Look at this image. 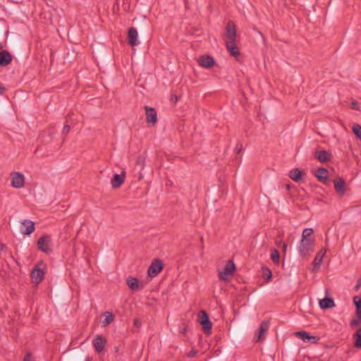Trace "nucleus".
Returning a JSON list of instances; mask_svg holds the SVG:
<instances>
[{
    "instance_id": "nucleus-1",
    "label": "nucleus",
    "mask_w": 361,
    "mask_h": 361,
    "mask_svg": "<svg viewBox=\"0 0 361 361\" xmlns=\"http://www.w3.org/2000/svg\"><path fill=\"white\" fill-rule=\"evenodd\" d=\"M37 245L38 250L44 253L49 254L52 252L51 238L48 235L40 237L37 240Z\"/></svg>"
},
{
    "instance_id": "nucleus-2",
    "label": "nucleus",
    "mask_w": 361,
    "mask_h": 361,
    "mask_svg": "<svg viewBox=\"0 0 361 361\" xmlns=\"http://www.w3.org/2000/svg\"><path fill=\"white\" fill-rule=\"evenodd\" d=\"M235 270V265L233 260H229L226 264L223 271L219 273V279L224 281L229 280V277L232 276Z\"/></svg>"
},
{
    "instance_id": "nucleus-3",
    "label": "nucleus",
    "mask_w": 361,
    "mask_h": 361,
    "mask_svg": "<svg viewBox=\"0 0 361 361\" xmlns=\"http://www.w3.org/2000/svg\"><path fill=\"white\" fill-rule=\"evenodd\" d=\"M200 323L202 325V329L207 334H210L212 329V324L209 320L208 314L204 310L200 311L198 314Z\"/></svg>"
},
{
    "instance_id": "nucleus-4",
    "label": "nucleus",
    "mask_w": 361,
    "mask_h": 361,
    "mask_svg": "<svg viewBox=\"0 0 361 361\" xmlns=\"http://www.w3.org/2000/svg\"><path fill=\"white\" fill-rule=\"evenodd\" d=\"M314 240L313 239H301L298 246V251L301 256H307L310 251L313 250Z\"/></svg>"
},
{
    "instance_id": "nucleus-5",
    "label": "nucleus",
    "mask_w": 361,
    "mask_h": 361,
    "mask_svg": "<svg viewBox=\"0 0 361 361\" xmlns=\"http://www.w3.org/2000/svg\"><path fill=\"white\" fill-rule=\"evenodd\" d=\"M163 269V263L160 259H154L148 268L147 274L149 277L156 276Z\"/></svg>"
},
{
    "instance_id": "nucleus-6",
    "label": "nucleus",
    "mask_w": 361,
    "mask_h": 361,
    "mask_svg": "<svg viewBox=\"0 0 361 361\" xmlns=\"http://www.w3.org/2000/svg\"><path fill=\"white\" fill-rule=\"evenodd\" d=\"M226 37L227 41H236L237 30L235 23L230 20L228 22L226 27Z\"/></svg>"
},
{
    "instance_id": "nucleus-7",
    "label": "nucleus",
    "mask_w": 361,
    "mask_h": 361,
    "mask_svg": "<svg viewBox=\"0 0 361 361\" xmlns=\"http://www.w3.org/2000/svg\"><path fill=\"white\" fill-rule=\"evenodd\" d=\"M11 176V185L16 188H21L25 184V177L19 172H13Z\"/></svg>"
},
{
    "instance_id": "nucleus-8",
    "label": "nucleus",
    "mask_w": 361,
    "mask_h": 361,
    "mask_svg": "<svg viewBox=\"0 0 361 361\" xmlns=\"http://www.w3.org/2000/svg\"><path fill=\"white\" fill-rule=\"evenodd\" d=\"M269 327V321L264 320L263 321L259 326L258 334H256L254 337V341L255 343L260 342L264 337L265 334L268 331Z\"/></svg>"
},
{
    "instance_id": "nucleus-9",
    "label": "nucleus",
    "mask_w": 361,
    "mask_h": 361,
    "mask_svg": "<svg viewBox=\"0 0 361 361\" xmlns=\"http://www.w3.org/2000/svg\"><path fill=\"white\" fill-rule=\"evenodd\" d=\"M144 109L145 110L147 123L154 126L157 122V111L154 108L147 106H145Z\"/></svg>"
},
{
    "instance_id": "nucleus-10",
    "label": "nucleus",
    "mask_w": 361,
    "mask_h": 361,
    "mask_svg": "<svg viewBox=\"0 0 361 361\" xmlns=\"http://www.w3.org/2000/svg\"><path fill=\"white\" fill-rule=\"evenodd\" d=\"M93 346L95 349V351L100 353L103 352L104 347L106 344V340L105 338L100 335H97L93 340Z\"/></svg>"
},
{
    "instance_id": "nucleus-11",
    "label": "nucleus",
    "mask_w": 361,
    "mask_h": 361,
    "mask_svg": "<svg viewBox=\"0 0 361 361\" xmlns=\"http://www.w3.org/2000/svg\"><path fill=\"white\" fill-rule=\"evenodd\" d=\"M199 65L206 68H210L215 64L213 57L209 55L201 56L198 60Z\"/></svg>"
},
{
    "instance_id": "nucleus-12",
    "label": "nucleus",
    "mask_w": 361,
    "mask_h": 361,
    "mask_svg": "<svg viewBox=\"0 0 361 361\" xmlns=\"http://www.w3.org/2000/svg\"><path fill=\"white\" fill-rule=\"evenodd\" d=\"M23 227L20 228L21 233L24 235H30L35 230V224L30 220H23L22 222Z\"/></svg>"
},
{
    "instance_id": "nucleus-13",
    "label": "nucleus",
    "mask_w": 361,
    "mask_h": 361,
    "mask_svg": "<svg viewBox=\"0 0 361 361\" xmlns=\"http://www.w3.org/2000/svg\"><path fill=\"white\" fill-rule=\"evenodd\" d=\"M126 173L122 171L121 174H115L111 180L113 188H120L125 181Z\"/></svg>"
},
{
    "instance_id": "nucleus-14",
    "label": "nucleus",
    "mask_w": 361,
    "mask_h": 361,
    "mask_svg": "<svg viewBox=\"0 0 361 361\" xmlns=\"http://www.w3.org/2000/svg\"><path fill=\"white\" fill-rule=\"evenodd\" d=\"M137 35V31L135 27H131L128 29V39L130 45L133 47L139 44Z\"/></svg>"
},
{
    "instance_id": "nucleus-15",
    "label": "nucleus",
    "mask_w": 361,
    "mask_h": 361,
    "mask_svg": "<svg viewBox=\"0 0 361 361\" xmlns=\"http://www.w3.org/2000/svg\"><path fill=\"white\" fill-rule=\"evenodd\" d=\"M13 56L7 50L0 51V66H6L11 63Z\"/></svg>"
},
{
    "instance_id": "nucleus-16",
    "label": "nucleus",
    "mask_w": 361,
    "mask_h": 361,
    "mask_svg": "<svg viewBox=\"0 0 361 361\" xmlns=\"http://www.w3.org/2000/svg\"><path fill=\"white\" fill-rule=\"evenodd\" d=\"M226 46L227 50L232 56L238 57L240 56V53L236 45V41H226Z\"/></svg>"
},
{
    "instance_id": "nucleus-17",
    "label": "nucleus",
    "mask_w": 361,
    "mask_h": 361,
    "mask_svg": "<svg viewBox=\"0 0 361 361\" xmlns=\"http://www.w3.org/2000/svg\"><path fill=\"white\" fill-rule=\"evenodd\" d=\"M314 157L321 163H326L331 159V154L326 150L317 151L314 153Z\"/></svg>"
},
{
    "instance_id": "nucleus-18",
    "label": "nucleus",
    "mask_w": 361,
    "mask_h": 361,
    "mask_svg": "<svg viewBox=\"0 0 361 361\" xmlns=\"http://www.w3.org/2000/svg\"><path fill=\"white\" fill-rule=\"evenodd\" d=\"M44 272L39 268L34 269L31 272V277L34 283H39L44 279Z\"/></svg>"
},
{
    "instance_id": "nucleus-19",
    "label": "nucleus",
    "mask_w": 361,
    "mask_h": 361,
    "mask_svg": "<svg viewBox=\"0 0 361 361\" xmlns=\"http://www.w3.org/2000/svg\"><path fill=\"white\" fill-rule=\"evenodd\" d=\"M336 190L343 195L345 192V183L342 178H339L334 181Z\"/></svg>"
},
{
    "instance_id": "nucleus-20",
    "label": "nucleus",
    "mask_w": 361,
    "mask_h": 361,
    "mask_svg": "<svg viewBox=\"0 0 361 361\" xmlns=\"http://www.w3.org/2000/svg\"><path fill=\"white\" fill-rule=\"evenodd\" d=\"M314 175L319 181L324 183L328 180L329 171L326 169L319 168L315 171Z\"/></svg>"
},
{
    "instance_id": "nucleus-21",
    "label": "nucleus",
    "mask_w": 361,
    "mask_h": 361,
    "mask_svg": "<svg viewBox=\"0 0 361 361\" xmlns=\"http://www.w3.org/2000/svg\"><path fill=\"white\" fill-rule=\"evenodd\" d=\"M319 306L322 309H329L334 307L335 303L331 298H324L319 300Z\"/></svg>"
},
{
    "instance_id": "nucleus-22",
    "label": "nucleus",
    "mask_w": 361,
    "mask_h": 361,
    "mask_svg": "<svg viewBox=\"0 0 361 361\" xmlns=\"http://www.w3.org/2000/svg\"><path fill=\"white\" fill-rule=\"evenodd\" d=\"M302 172L299 169H294L289 172V177L296 183L300 182L302 178Z\"/></svg>"
},
{
    "instance_id": "nucleus-23",
    "label": "nucleus",
    "mask_w": 361,
    "mask_h": 361,
    "mask_svg": "<svg viewBox=\"0 0 361 361\" xmlns=\"http://www.w3.org/2000/svg\"><path fill=\"white\" fill-rule=\"evenodd\" d=\"M127 284L133 290H137L140 287V282L138 279L133 277H129L127 279Z\"/></svg>"
},
{
    "instance_id": "nucleus-24",
    "label": "nucleus",
    "mask_w": 361,
    "mask_h": 361,
    "mask_svg": "<svg viewBox=\"0 0 361 361\" xmlns=\"http://www.w3.org/2000/svg\"><path fill=\"white\" fill-rule=\"evenodd\" d=\"M271 259L275 264H279L280 261V253L276 249L271 250Z\"/></svg>"
},
{
    "instance_id": "nucleus-25",
    "label": "nucleus",
    "mask_w": 361,
    "mask_h": 361,
    "mask_svg": "<svg viewBox=\"0 0 361 361\" xmlns=\"http://www.w3.org/2000/svg\"><path fill=\"white\" fill-rule=\"evenodd\" d=\"M295 334L305 342L310 341L311 340L310 335L306 331H297Z\"/></svg>"
},
{
    "instance_id": "nucleus-26",
    "label": "nucleus",
    "mask_w": 361,
    "mask_h": 361,
    "mask_svg": "<svg viewBox=\"0 0 361 361\" xmlns=\"http://www.w3.org/2000/svg\"><path fill=\"white\" fill-rule=\"evenodd\" d=\"M104 315H105V319L102 321V324H103V326H106V325L111 324L114 321V316L112 314V313H111L109 312H106L104 313Z\"/></svg>"
},
{
    "instance_id": "nucleus-27",
    "label": "nucleus",
    "mask_w": 361,
    "mask_h": 361,
    "mask_svg": "<svg viewBox=\"0 0 361 361\" xmlns=\"http://www.w3.org/2000/svg\"><path fill=\"white\" fill-rule=\"evenodd\" d=\"M354 338L355 339V346L357 348L361 347V327L356 331V332L354 334Z\"/></svg>"
},
{
    "instance_id": "nucleus-28",
    "label": "nucleus",
    "mask_w": 361,
    "mask_h": 361,
    "mask_svg": "<svg viewBox=\"0 0 361 361\" xmlns=\"http://www.w3.org/2000/svg\"><path fill=\"white\" fill-rule=\"evenodd\" d=\"M262 277L267 281L270 280L272 277L271 271L267 267H262Z\"/></svg>"
},
{
    "instance_id": "nucleus-29",
    "label": "nucleus",
    "mask_w": 361,
    "mask_h": 361,
    "mask_svg": "<svg viewBox=\"0 0 361 361\" xmlns=\"http://www.w3.org/2000/svg\"><path fill=\"white\" fill-rule=\"evenodd\" d=\"M314 231L312 228L304 229L302 234V239H312L310 237L312 235Z\"/></svg>"
},
{
    "instance_id": "nucleus-30",
    "label": "nucleus",
    "mask_w": 361,
    "mask_h": 361,
    "mask_svg": "<svg viewBox=\"0 0 361 361\" xmlns=\"http://www.w3.org/2000/svg\"><path fill=\"white\" fill-rule=\"evenodd\" d=\"M322 252V250H321L315 257L314 259V266L315 267H319L320 264H322V258H323V256L325 253V252L321 255V253Z\"/></svg>"
},
{
    "instance_id": "nucleus-31",
    "label": "nucleus",
    "mask_w": 361,
    "mask_h": 361,
    "mask_svg": "<svg viewBox=\"0 0 361 361\" xmlns=\"http://www.w3.org/2000/svg\"><path fill=\"white\" fill-rule=\"evenodd\" d=\"M353 131L358 138H361V126L357 123L354 124L353 126Z\"/></svg>"
},
{
    "instance_id": "nucleus-32",
    "label": "nucleus",
    "mask_w": 361,
    "mask_h": 361,
    "mask_svg": "<svg viewBox=\"0 0 361 361\" xmlns=\"http://www.w3.org/2000/svg\"><path fill=\"white\" fill-rule=\"evenodd\" d=\"M353 302L356 309L361 308V298L360 296H355L353 298Z\"/></svg>"
},
{
    "instance_id": "nucleus-33",
    "label": "nucleus",
    "mask_w": 361,
    "mask_h": 361,
    "mask_svg": "<svg viewBox=\"0 0 361 361\" xmlns=\"http://www.w3.org/2000/svg\"><path fill=\"white\" fill-rule=\"evenodd\" d=\"M351 108L354 110H360V103L357 101H353L351 102Z\"/></svg>"
},
{
    "instance_id": "nucleus-34",
    "label": "nucleus",
    "mask_w": 361,
    "mask_h": 361,
    "mask_svg": "<svg viewBox=\"0 0 361 361\" xmlns=\"http://www.w3.org/2000/svg\"><path fill=\"white\" fill-rule=\"evenodd\" d=\"M197 353V350L195 349H192L188 354L187 356L188 357H195Z\"/></svg>"
},
{
    "instance_id": "nucleus-35",
    "label": "nucleus",
    "mask_w": 361,
    "mask_h": 361,
    "mask_svg": "<svg viewBox=\"0 0 361 361\" xmlns=\"http://www.w3.org/2000/svg\"><path fill=\"white\" fill-rule=\"evenodd\" d=\"M69 131H70V126L65 125L63 128V130H62V134L67 135L69 133Z\"/></svg>"
},
{
    "instance_id": "nucleus-36",
    "label": "nucleus",
    "mask_w": 361,
    "mask_h": 361,
    "mask_svg": "<svg viewBox=\"0 0 361 361\" xmlns=\"http://www.w3.org/2000/svg\"><path fill=\"white\" fill-rule=\"evenodd\" d=\"M243 150V145L242 144H237L236 147H235V152L238 154L240 153L241 151Z\"/></svg>"
},
{
    "instance_id": "nucleus-37",
    "label": "nucleus",
    "mask_w": 361,
    "mask_h": 361,
    "mask_svg": "<svg viewBox=\"0 0 361 361\" xmlns=\"http://www.w3.org/2000/svg\"><path fill=\"white\" fill-rule=\"evenodd\" d=\"M361 323V319H353L350 322V326H353L354 325H358Z\"/></svg>"
},
{
    "instance_id": "nucleus-38",
    "label": "nucleus",
    "mask_w": 361,
    "mask_h": 361,
    "mask_svg": "<svg viewBox=\"0 0 361 361\" xmlns=\"http://www.w3.org/2000/svg\"><path fill=\"white\" fill-rule=\"evenodd\" d=\"M310 337L311 340L310 341H311L312 343H317L319 340V338L317 336H310Z\"/></svg>"
},
{
    "instance_id": "nucleus-39",
    "label": "nucleus",
    "mask_w": 361,
    "mask_h": 361,
    "mask_svg": "<svg viewBox=\"0 0 361 361\" xmlns=\"http://www.w3.org/2000/svg\"><path fill=\"white\" fill-rule=\"evenodd\" d=\"M6 89V87L0 83V95H2L5 93Z\"/></svg>"
},
{
    "instance_id": "nucleus-40",
    "label": "nucleus",
    "mask_w": 361,
    "mask_h": 361,
    "mask_svg": "<svg viewBox=\"0 0 361 361\" xmlns=\"http://www.w3.org/2000/svg\"><path fill=\"white\" fill-rule=\"evenodd\" d=\"M23 361H31V355L27 353L25 355Z\"/></svg>"
},
{
    "instance_id": "nucleus-41",
    "label": "nucleus",
    "mask_w": 361,
    "mask_h": 361,
    "mask_svg": "<svg viewBox=\"0 0 361 361\" xmlns=\"http://www.w3.org/2000/svg\"><path fill=\"white\" fill-rule=\"evenodd\" d=\"M356 314H357V319H361V307L359 309H356Z\"/></svg>"
},
{
    "instance_id": "nucleus-42",
    "label": "nucleus",
    "mask_w": 361,
    "mask_h": 361,
    "mask_svg": "<svg viewBox=\"0 0 361 361\" xmlns=\"http://www.w3.org/2000/svg\"><path fill=\"white\" fill-rule=\"evenodd\" d=\"M287 247H288V245H287V243H283V245H282V251H283V252H286Z\"/></svg>"
},
{
    "instance_id": "nucleus-43",
    "label": "nucleus",
    "mask_w": 361,
    "mask_h": 361,
    "mask_svg": "<svg viewBox=\"0 0 361 361\" xmlns=\"http://www.w3.org/2000/svg\"><path fill=\"white\" fill-rule=\"evenodd\" d=\"M360 286H361V283H360V281H357V284L355 285V286L354 288L355 290H358V289L360 288Z\"/></svg>"
},
{
    "instance_id": "nucleus-44",
    "label": "nucleus",
    "mask_w": 361,
    "mask_h": 361,
    "mask_svg": "<svg viewBox=\"0 0 361 361\" xmlns=\"http://www.w3.org/2000/svg\"><path fill=\"white\" fill-rule=\"evenodd\" d=\"M5 247H6V245L4 244H1V250H4Z\"/></svg>"
},
{
    "instance_id": "nucleus-45",
    "label": "nucleus",
    "mask_w": 361,
    "mask_h": 361,
    "mask_svg": "<svg viewBox=\"0 0 361 361\" xmlns=\"http://www.w3.org/2000/svg\"><path fill=\"white\" fill-rule=\"evenodd\" d=\"M85 361H92V359L90 357H86Z\"/></svg>"
},
{
    "instance_id": "nucleus-46",
    "label": "nucleus",
    "mask_w": 361,
    "mask_h": 361,
    "mask_svg": "<svg viewBox=\"0 0 361 361\" xmlns=\"http://www.w3.org/2000/svg\"><path fill=\"white\" fill-rule=\"evenodd\" d=\"M138 323H139L138 320H135V324L136 326H137V325H138Z\"/></svg>"
},
{
    "instance_id": "nucleus-47",
    "label": "nucleus",
    "mask_w": 361,
    "mask_h": 361,
    "mask_svg": "<svg viewBox=\"0 0 361 361\" xmlns=\"http://www.w3.org/2000/svg\"><path fill=\"white\" fill-rule=\"evenodd\" d=\"M4 46L2 44L0 43V50H1L3 49Z\"/></svg>"
},
{
    "instance_id": "nucleus-48",
    "label": "nucleus",
    "mask_w": 361,
    "mask_h": 361,
    "mask_svg": "<svg viewBox=\"0 0 361 361\" xmlns=\"http://www.w3.org/2000/svg\"><path fill=\"white\" fill-rule=\"evenodd\" d=\"M118 351V347H115V352L117 353Z\"/></svg>"
},
{
    "instance_id": "nucleus-49",
    "label": "nucleus",
    "mask_w": 361,
    "mask_h": 361,
    "mask_svg": "<svg viewBox=\"0 0 361 361\" xmlns=\"http://www.w3.org/2000/svg\"><path fill=\"white\" fill-rule=\"evenodd\" d=\"M282 242L281 241H279V242H276V244L279 245V244H281Z\"/></svg>"
},
{
    "instance_id": "nucleus-50",
    "label": "nucleus",
    "mask_w": 361,
    "mask_h": 361,
    "mask_svg": "<svg viewBox=\"0 0 361 361\" xmlns=\"http://www.w3.org/2000/svg\"><path fill=\"white\" fill-rule=\"evenodd\" d=\"M357 281H359L360 283H361V277Z\"/></svg>"
}]
</instances>
